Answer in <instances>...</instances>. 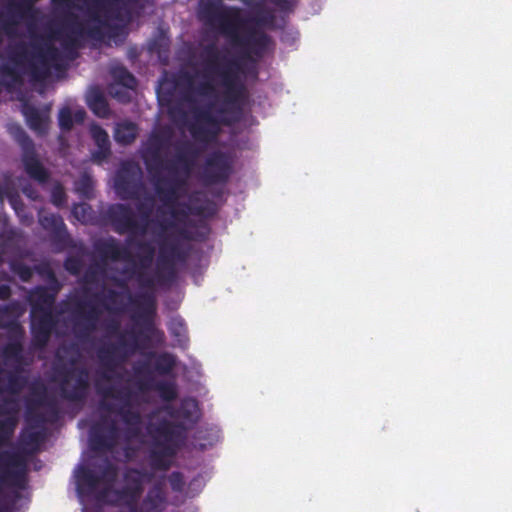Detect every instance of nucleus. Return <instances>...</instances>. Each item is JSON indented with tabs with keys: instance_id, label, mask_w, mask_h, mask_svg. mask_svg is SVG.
Segmentation results:
<instances>
[{
	"instance_id": "864d4df0",
	"label": "nucleus",
	"mask_w": 512,
	"mask_h": 512,
	"mask_svg": "<svg viewBox=\"0 0 512 512\" xmlns=\"http://www.w3.org/2000/svg\"><path fill=\"white\" fill-rule=\"evenodd\" d=\"M64 268L72 275H78L82 268V262L77 257H67L64 261Z\"/></svg>"
},
{
	"instance_id": "ea45409f",
	"label": "nucleus",
	"mask_w": 512,
	"mask_h": 512,
	"mask_svg": "<svg viewBox=\"0 0 512 512\" xmlns=\"http://www.w3.org/2000/svg\"><path fill=\"white\" fill-rule=\"evenodd\" d=\"M7 384L4 386L5 393L18 395L27 385V377L22 375L20 370L15 369L5 372Z\"/></svg>"
},
{
	"instance_id": "5701e85b",
	"label": "nucleus",
	"mask_w": 512,
	"mask_h": 512,
	"mask_svg": "<svg viewBox=\"0 0 512 512\" xmlns=\"http://www.w3.org/2000/svg\"><path fill=\"white\" fill-rule=\"evenodd\" d=\"M19 403L16 398H5L0 404V446L6 444L17 425Z\"/></svg>"
},
{
	"instance_id": "e2e57ef3",
	"label": "nucleus",
	"mask_w": 512,
	"mask_h": 512,
	"mask_svg": "<svg viewBox=\"0 0 512 512\" xmlns=\"http://www.w3.org/2000/svg\"><path fill=\"white\" fill-rule=\"evenodd\" d=\"M12 294L10 286L7 284L0 285V300H7Z\"/></svg>"
},
{
	"instance_id": "39448f33",
	"label": "nucleus",
	"mask_w": 512,
	"mask_h": 512,
	"mask_svg": "<svg viewBox=\"0 0 512 512\" xmlns=\"http://www.w3.org/2000/svg\"><path fill=\"white\" fill-rule=\"evenodd\" d=\"M29 55L27 45L19 43L11 51L9 60L13 66L20 68H23L27 62V72L34 81L45 80L49 76L50 63H54L60 58L58 48L51 43H46L44 47L39 48L37 53L38 61L29 60Z\"/></svg>"
},
{
	"instance_id": "412c9836",
	"label": "nucleus",
	"mask_w": 512,
	"mask_h": 512,
	"mask_svg": "<svg viewBox=\"0 0 512 512\" xmlns=\"http://www.w3.org/2000/svg\"><path fill=\"white\" fill-rule=\"evenodd\" d=\"M38 221L42 228L51 234L52 242L59 248L65 249L71 245V238L63 218L56 213L41 209L38 212Z\"/></svg>"
},
{
	"instance_id": "5fc2aeb1",
	"label": "nucleus",
	"mask_w": 512,
	"mask_h": 512,
	"mask_svg": "<svg viewBox=\"0 0 512 512\" xmlns=\"http://www.w3.org/2000/svg\"><path fill=\"white\" fill-rule=\"evenodd\" d=\"M11 207L14 209V211L19 214L21 210L24 208V203L18 194V192L11 189V191H8L5 196Z\"/></svg>"
},
{
	"instance_id": "052dcab7",
	"label": "nucleus",
	"mask_w": 512,
	"mask_h": 512,
	"mask_svg": "<svg viewBox=\"0 0 512 512\" xmlns=\"http://www.w3.org/2000/svg\"><path fill=\"white\" fill-rule=\"evenodd\" d=\"M164 242L167 244L168 255L175 259V256L177 255L179 249L181 248L180 245L175 241Z\"/></svg>"
},
{
	"instance_id": "9d476101",
	"label": "nucleus",
	"mask_w": 512,
	"mask_h": 512,
	"mask_svg": "<svg viewBox=\"0 0 512 512\" xmlns=\"http://www.w3.org/2000/svg\"><path fill=\"white\" fill-rule=\"evenodd\" d=\"M105 218L119 235L129 234L127 244L133 243L132 236H144L147 233V223H141L136 218L133 209L128 204L115 203L108 206Z\"/></svg>"
},
{
	"instance_id": "7ed1b4c3",
	"label": "nucleus",
	"mask_w": 512,
	"mask_h": 512,
	"mask_svg": "<svg viewBox=\"0 0 512 512\" xmlns=\"http://www.w3.org/2000/svg\"><path fill=\"white\" fill-rule=\"evenodd\" d=\"M199 17L208 27L230 39L234 46L242 48L245 56H262L270 43V37L263 31L250 30L246 35L239 33L245 24L239 7L208 1L201 6Z\"/></svg>"
},
{
	"instance_id": "1a4fd4ad",
	"label": "nucleus",
	"mask_w": 512,
	"mask_h": 512,
	"mask_svg": "<svg viewBox=\"0 0 512 512\" xmlns=\"http://www.w3.org/2000/svg\"><path fill=\"white\" fill-rule=\"evenodd\" d=\"M84 36L91 39H101L103 36L101 26L92 25L85 28L78 16L73 13L66 16L62 27L52 29L50 33V38L61 41L62 47L67 51L78 48L80 39Z\"/></svg>"
},
{
	"instance_id": "473e14b6",
	"label": "nucleus",
	"mask_w": 512,
	"mask_h": 512,
	"mask_svg": "<svg viewBox=\"0 0 512 512\" xmlns=\"http://www.w3.org/2000/svg\"><path fill=\"white\" fill-rule=\"evenodd\" d=\"M101 476L88 467H80L76 474V487L80 495H91L98 488Z\"/></svg>"
},
{
	"instance_id": "72a5a7b5",
	"label": "nucleus",
	"mask_w": 512,
	"mask_h": 512,
	"mask_svg": "<svg viewBox=\"0 0 512 512\" xmlns=\"http://www.w3.org/2000/svg\"><path fill=\"white\" fill-rule=\"evenodd\" d=\"M57 290L51 291L46 286L35 287L30 295L32 312L41 310H53V305L56 300Z\"/></svg>"
},
{
	"instance_id": "4c0bfd02",
	"label": "nucleus",
	"mask_w": 512,
	"mask_h": 512,
	"mask_svg": "<svg viewBox=\"0 0 512 512\" xmlns=\"http://www.w3.org/2000/svg\"><path fill=\"white\" fill-rule=\"evenodd\" d=\"M113 493L116 497V503L124 508V512H140V494L124 487L114 490Z\"/></svg>"
},
{
	"instance_id": "0eeeda50",
	"label": "nucleus",
	"mask_w": 512,
	"mask_h": 512,
	"mask_svg": "<svg viewBox=\"0 0 512 512\" xmlns=\"http://www.w3.org/2000/svg\"><path fill=\"white\" fill-rule=\"evenodd\" d=\"M70 305L73 333L79 341L86 342L97 330L102 309L93 301L78 296L71 299Z\"/></svg>"
},
{
	"instance_id": "de8ad7c7",
	"label": "nucleus",
	"mask_w": 512,
	"mask_h": 512,
	"mask_svg": "<svg viewBox=\"0 0 512 512\" xmlns=\"http://www.w3.org/2000/svg\"><path fill=\"white\" fill-rule=\"evenodd\" d=\"M136 208L140 214L138 221L148 225L153 210V199L151 197L146 198L145 201L139 202Z\"/></svg>"
},
{
	"instance_id": "f8f14e48",
	"label": "nucleus",
	"mask_w": 512,
	"mask_h": 512,
	"mask_svg": "<svg viewBox=\"0 0 512 512\" xmlns=\"http://www.w3.org/2000/svg\"><path fill=\"white\" fill-rule=\"evenodd\" d=\"M27 474V462L22 453L9 450L0 452V490L4 486L25 489Z\"/></svg>"
},
{
	"instance_id": "f704fd0d",
	"label": "nucleus",
	"mask_w": 512,
	"mask_h": 512,
	"mask_svg": "<svg viewBox=\"0 0 512 512\" xmlns=\"http://www.w3.org/2000/svg\"><path fill=\"white\" fill-rule=\"evenodd\" d=\"M88 108L99 118H108L110 108L103 91L98 87H91L86 95Z\"/></svg>"
},
{
	"instance_id": "ddd939ff",
	"label": "nucleus",
	"mask_w": 512,
	"mask_h": 512,
	"mask_svg": "<svg viewBox=\"0 0 512 512\" xmlns=\"http://www.w3.org/2000/svg\"><path fill=\"white\" fill-rule=\"evenodd\" d=\"M89 372L86 368L68 370L60 381V395L67 401L82 403L89 392Z\"/></svg>"
},
{
	"instance_id": "c85d7f7f",
	"label": "nucleus",
	"mask_w": 512,
	"mask_h": 512,
	"mask_svg": "<svg viewBox=\"0 0 512 512\" xmlns=\"http://www.w3.org/2000/svg\"><path fill=\"white\" fill-rule=\"evenodd\" d=\"M90 135L97 150L93 151L91 157L95 162H102L111 155V142L107 131L99 124L93 123L90 126Z\"/></svg>"
},
{
	"instance_id": "4be33fe9",
	"label": "nucleus",
	"mask_w": 512,
	"mask_h": 512,
	"mask_svg": "<svg viewBox=\"0 0 512 512\" xmlns=\"http://www.w3.org/2000/svg\"><path fill=\"white\" fill-rule=\"evenodd\" d=\"M168 139L162 134H151L148 143L143 150V160L150 174L158 172L165 164L161 158L162 150L168 145Z\"/></svg>"
},
{
	"instance_id": "8fccbe9b",
	"label": "nucleus",
	"mask_w": 512,
	"mask_h": 512,
	"mask_svg": "<svg viewBox=\"0 0 512 512\" xmlns=\"http://www.w3.org/2000/svg\"><path fill=\"white\" fill-rule=\"evenodd\" d=\"M59 127L63 131H70L73 127V115L68 107L60 110L58 115Z\"/></svg>"
},
{
	"instance_id": "9b49d317",
	"label": "nucleus",
	"mask_w": 512,
	"mask_h": 512,
	"mask_svg": "<svg viewBox=\"0 0 512 512\" xmlns=\"http://www.w3.org/2000/svg\"><path fill=\"white\" fill-rule=\"evenodd\" d=\"M136 280L140 287L152 289L155 285L160 287L172 286L178 278L175 259L168 255L167 244L160 243L154 275L148 276L144 271H137Z\"/></svg>"
},
{
	"instance_id": "a878e982",
	"label": "nucleus",
	"mask_w": 512,
	"mask_h": 512,
	"mask_svg": "<svg viewBox=\"0 0 512 512\" xmlns=\"http://www.w3.org/2000/svg\"><path fill=\"white\" fill-rule=\"evenodd\" d=\"M38 406L45 407V413L33 412L31 406H28L27 421L35 427H43L46 422H53L58 419L59 409L54 400L47 399L43 393L33 401Z\"/></svg>"
},
{
	"instance_id": "4468645a",
	"label": "nucleus",
	"mask_w": 512,
	"mask_h": 512,
	"mask_svg": "<svg viewBox=\"0 0 512 512\" xmlns=\"http://www.w3.org/2000/svg\"><path fill=\"white\" fill-rule=\"evenodd\" d=\"M155 192L161 203L172 208L178 204L179 198L186 192V179L178 175L163 177L158 172L151 174Z\"/></svg>"
},
{
	"instance_id": "bb28decb",
	"label": "nucleus",
	"mask_w": 512,
	"mask_h": 512,
	"mask_svg": "<svg viewBox=\"0 0 512 512\" xmlns=\"http://www.w3.org/2000/svg\"><path fill=\"white\" fill-rule=\"evenodd\" d=\"M166 412L172 419L180 420L177 423H183L188 430L199 419L198 403L193 398L183 399L178 407L168 406Z\"/></svg>"
},
{
	"instance_id": "a19ab883",
	"label": "nucleus",
	"mask_w": 512,
	"mask_h": 512,
	"mask_svg": "<svg viewBox=\"0 0 512 512\" xmlns=\"http://www.w3.org/2000/svg\"><path fill=\"white\" fill-rule=\"evenodd\" d=\"M176 356L169 352H162L155 356L154 371L160 375H169L176 367Z\"/></svg>"
},
{
	"instance_id": "e433bc0d",
	"label": "nucleus",
	"mask_w": 512,
	"mask_h": 512,
	"mask_svg": "<svg viewBox=\"0 0 512 512\" xmlns=\"http://www.w3.org/2000/svg\"><path fill=\"white\" fill-rule=\"evenodd\" d=\"M25 71L11 64H3L0 67V83L7 90L15 88L23 83V74Z\"/></svg>"
},
{
	"instance_id": "69168bd1",
	"label": "nucleus",
	"mask_w": 512,
	"mask_h": 512,
	"mask_svg": "<svg viewBox=\"0 0 512 512\" xmlns=\"http://www.w3.org/2000/svg\"><path fill=\"white\" fill-rule=\"evenodd\" d=\"M188 258V253L184 249L180 248L179 252L175 256V264L177 263H185Z\"/></svg>"
},
{
	"instance_id": "393cba45",
	"label": "nucleus",
	"mask_w": 512,
	"mask_h": 512,
	"mask_svg": "<svg viewBox=\"0 0 512 512\" xmlns=\"http://www.w3.org/2000/svg\"><path fill=\"white\" fill-rule=\"evenodd\" d=\"M169 213L176 222L184 223L190 215L210 217L214 215L215 209L209 201L197 203L191 200L190 202H178L176 206L169 209Z\"/></svg>"
},
{
	"instance_id": "37998d69",
	"label": "nucleus",
	"mask_w": 512,
	"mask_h": 512,
	"mask_svg": "<svg viewBox=\"0 0 512 512\" xmlns=\"http://www.w3.org/2000/svg\"><path fill=\"white\" fill-rule=\"evenodd\" d=\"M168 330H169L171 336H173L176 339V341L180 347L184 348L187 346V344H188L187 327L182 318H180V317L173 318L168 325Z\"/></svg>"
},
{
	"instance_id": "0e129e2a",
	"label": "nucleus",
	"mask_w": 512,
	"mask_h": 512,
	"mask_svg": "<svg viewBox=\"0 0 512 512\" xmlns=\"http://www.w3.org/2000/svg\"><path fill=\"white\" fill-rule=\"evenodd\" d=\"M83 279L86 283H95L97 281V272L93 269H88Z\"/></svg>"
},
{
	"instance_id": "aec40b11",
	"label": "nucleus",
	"mask_w": 512,
	"mask_h": 512,
	"mask_svg": "<svg viewBox=\"0 0 512 512\" xmlns=\"http://www.w3.org/2000/svg\"><path fill=\"white\" fill-rule=\"evenodd\" d=\"M135 374L138 376L136 386L139 391L147 392L155 390L160 398L164 401L171 402L177 398V388L174 382L159 381L154 382L148 364L143 363L139 367L134 368Z\"/></svg>"
},
{
	"instance_id": "c9c22d12",
	"label": "nucleus",
	"mask_w": 512,
	"mask_h": 512,
	"mask_svg": "<svg viewBox=\"0 0 512 512\" xmlns=\"http://www.w3.org/2000/svg\"><path fill=\"white\" fill-rule=\"evenodd\" d=\"M138 133V125L134 122L125 120L116 124L114 139L118 144L127 146L136 140Z\"/></svg>"
},
{
	"instance_id": "c03bdc74",
	"label": "nucleus",
	"mask_w": 512,
	"mask_h": 512,
	"mask_svg": "<svg viewBox=\"0 0 512 512\" xmlns=\"http://www.w3.org/2000/svg\"><path fill=\"white\" fill-rule=\"evenodd\" d=\"M137 246V248L142 252L141 255H139V266L140 270L143 271V269H148L154 259L155 255V248L150 242L146 241H134L133 243Z\"/></svg>"
},
{
	"instance_id": "2f4dec72",
	"label": "nucleus",
	"mask_w": 512,
	"mask_h": 512,
	"mask_svg": "<svg viewBox=\"0 0 512 512\" xmlns=\"http://www.w3.org/2000/svg\"><path fill=\"white\" fill-rule=\"evenodd\" d=\"M166 503V494L162 482H156L147 492L140 504V512H162Z\"/></svg>"
},
{
	"instance_id": "49530a36",
	"label": "nucleus",
	"mask_w": 512,
	"mask_h": 512,
	"mask_svg": "<svg viewBox=\"0 0 512 512\" xmlns=\"http://www.w3.org/2000/svg\"><path fill=\"white\" fill-rule=\"evenodd\" d=\"M3 356L7 360H14L20 363L23 359V346L20 342L14 341L3 347Z\"/></svg>"
},
{
	"instance_id": "2eb2a0df",
	"label": "nucleus",
	"mask_w": 512,
	"mask_h": 512,
	"mask_svg": "<svg viewBox=\"0 0 512 512\" xmlns=\"http://www.w3.org/2000/svg\"><path fill=\"white\" fill-rule=\"evenodd\" d=\"M115 189L123 200L139 199L144 185L138 168L130 163H125L117 172Z\"/></svg>"
},
{
	"instance_id": "603ef678",
	"label": "nucleus",
	"mask_w": 512,
	"mask_h": 512,
	"mask_svg": "<svg viewBox=\"0 0 512 512\" xmlns=\"http://www.w3.org/2000/svg\"><path fill=\"white\" fill-rule=\"evenodd\" d=\"M168 481L170 484L171 489L174 492H182L184 490L185 481L183 474L179 471H173L169 477Z\"/></svg>"
},
{
	"instance_id": "c756f323",
	"label": "nucleus",
	"mask_w": 512,
	"mask_h": 512,
	"mask_svg": "<svg viewBox=\"0 0 512 512\" xmlns=\"http://www.w3.org/2000/svg\"><path fill=\"white\" fill-rule=\"evenodd\" d=\"M21 112L25 117L28 127L37 135H45L48 131V115L41 112L34 105L25 101L21 105Z\"/></svg>"
},
{
	"instance_id": "a211bd4d",
	"label": "nucleus",
	"mask_w": 512,
	"mask_h": 512,
	"mask_svg": "<svg viewBox=\"0 0 512 512\" xmlns=\"http://www.w3.org/2000/svg\"><path fill=\"white\" fill-rule=\"evenodd\" d=\"M31 317L32 345L36 349H43L47 346L57 325V317L53 314V310L31 311Z\"/></svg>"
},
{
	"instance_id": "6e6552de",
	"label": "nucleus",
	"mask_w": 512,
	"mask_h": 512,
	"mask_svg": "<svg viewBox=\"0 0 512 512\" xmlns=\"http://www.w3.org/2000/svg\"><path fill=\"white\" fill-rule=\"evenodd\" d=\"M9 133L22 150L21 161L25 173L39 184H45L50 179V172L41 163L33 140L19 124L9 126Z\"/></svg>"
},
{
	"instance_id": "20e7f679",
	"label": "nucleus",
	"mask_w": 512,
	"mask_h": 512,
	"mask_svg": "<svg viewBox=\"0 0 512 512\" xmlns=\"http://www.w3.org/2000/svg\"><path fill=\"white\" fill-rule=\"evenodd\" d=\"M150 436L159 449L150 452L151 466L155 470L166 471L170 467L167 457H173L187 440L188 428L183 423H173L166 419L148 427Z\"/></svg>"
},
{
	"instance_id": "4d7b16f0",
	"label": "nucleus",
	"mask_w": 512,
	"mask_h": 512,
	"mask_svg": "<svg viewBox=\"0 0 512 512\" xmlns=\"http://www.w3.org/2000/svg\"><path fill=\"white\" fill-rule=\"evenodd\" d=\"M105 330L107 336H117L119 337L120 333V322L116 319H110L105 322Z\"/></svg>"
},
{
	"instance_id": "3c124183",
	"label": "nucleus",
	"mask_w": 512,
	"mask_h": 512,
	"mask_svg": "<svg viewBox=\"0 0 512 512\" xmlns=\"http://www.w3.org/2000/svg\"><path fill=\"white\" fill-rule=\"evenodd\" d=\"M11 268L23 282H29L33 276V269L24 263H13Z\"/></svg>"
},
{
	"instance_id": "bf43d9fd",
	"label": "nucleus",
	"mask_w": 512,
	"mask_h": 512,
	"mask_svg": "<svg viewBox=\"0 0 512 512\" xmlns=\"http://www.w3.org/2000/svg\"><path fill=\"white\" fill-rule=\"evenodd\" d=\"M90 209V206L87 204H78L75 205L73 208V214L78 218L85 220V213L86 211Z\"/></svg>"
},
{
	"instance_id": "423d86ee",
	"label": "nucleus",
	"mask_w": 512,
	"mask_h": 512,
	"mask_svg": "<svg viewBox=\"0 0 512 512\" xmlns=\"http://www.w3.org/2000/svg\"><path fill=\"white\" fill-rule=\"evenodd\" d=\"M97 393L104 399H116L122 402L118 408L113 403L102 400L100 408L107 412L117 413L122 421L128 426L127 432L130 436H138L140 434L141 415L138 411L131 408L130 402L132 391L128 387L116 388L115 386L102 387L96 386Z\"/></svg>"
},
{
	"instance_id": "79ce46f5",
	"label": "nucleus",
	"mask_w": 512,
	"mask_h": 512,
	"mask_svg": "<svg viewBox=\"0 0 512 512\" xmlns=\"http://www.w3.org/2000/svg\"><path fill=\"white\" fill-rule=\"evenodd\" d=\"M45 439L43 430L26 429L20 437L21 444L29 450V452H36L41 443Z\"/></svg>"
},
{
	"instance_id": "13d9d810",
	"label": "nucleus",
	"mask_w": 512,
	"mask_h": 512,
	"mask_svg": "<svg viewBox=\"0 0 512 512\" xmlns=\"http://www.w3.org/2000/svg\"><path fill=\"white\" fill-rule=\"evenodd\" d=\"M121 296V293L114 290V289H108L107 293L105 295V299L107 300V304H104V308L107 311H112L113 308L109 304H116L117 299Z\"/></svg>"
},
{
	"instance_id": "7c9ffc66",
	"label": "nucleus",
	"mask_w": 512,
	"mask_h": 512,
	"mask_svg": "<svg viewBox=\"0 0 512 512\" xmlns=\"http://www.w3.org/2000/svg\"><path fill=\"white\" fill-rule=\"evenodd\" d=\"M96 250L101 257L112 261H130L132 259L129 248L120 244L119 241L113 237L98 243Z\"/></svg>"
},
{
	"instance_id": "6ab92c4d",
	"label": "nucleus",
	"mask_w": 512,
	"mask_h": 512,
	"mask_svg": "<svg viewBox=\"0 0 512 512\" xmlns=\"http://www.w3.org/2000/svg\"><path fill=\"white\" fill-rule=\"evenodd\" d=\"M176 150L175 157L165 161L162 169L167 170L172 175H178L182 171L187 176L194 167L200 151L188 140L178 143Z\"/></svg>"
},
{
	"instance_id": "cd10ccee",
	"label": "nucleus",
	"mask_w": 512,
	"mask_h": 512,
	"mask_svg": "<svg viewBox=\"0 0 512 512\" xmlns=\"http://www.w3.org/2000/svg\"><path fill=\"white\" fill-rule=\"evenodd\" d=\"M33 10V0H10L6 13L3 14L5 30L9 32L10 26L18 24L19 20L28 16Z\"/></svg>"
},
{
	"instance_id": "dca6fc26",
	"label": "nucleus",
	"mask_w": 512,
	"mask_h": 512,
	"mask_svg": "<svg viewBox=\"0 0 512 512\" xmlns=\"http://www.w3.org/2000/svg\"><path fill=\"white\" fill-rule=\"evenodd\" d=\"M233 171L231 157L222 151L210 153L206 159L203 176L208 184L226 183Z\"/></svg>"
},
{
	"instance_id": "680f3d73",
	"label": "nucleus",
	"mask_w": 512,
	"mask_h": 512,
	"mask_svg": "<svg viewBox=\"0 0 512 512\" xmlns=\"http://www.w3.org/2000/svg\"><path fill=\"white\" fill-rule=\"evenodd\" d=\"M103 476L109 477L111 480H114L116 477V468L114 465L107 463L103 470Z\"/></svg>"
},
{
	"instance_id": "6e6d98bb",
	"label": "nucleus",
	"mask_w": 512,
	"mask_h": 512,
	"mask_svg": "<svg viewBox=\"0 0 512 512\" xmlns=\"http://www.w3.org/2000/svg\"><path fill=\"white\" fill-rule=\"evenodd\" d=\"M274 21V15L266 10V9H259L257 12V16L255 18V23L258 25H268L271 24Z\"/></svg>"
},
{
	"instance_id": "09e8293b",
	"label": "nucleus",
	"mask_w": 512,
	"mask_h": 512,
	"mask_svg": "<svg viewBox=\"0 0 512 512\" xmlns=\"http://www.w3.org/2000/svg\"><path fill=\"white\" fill-rule=\"evenodd\" d=\"M67 195L64 187L60 183H56L51 190V203L60 208L66 204Z\"/></svg>"
},
{
	"instance_id": "58836bf2",
	"label": "nucleus",
	"mask_w": 512,
	"mask_h": 512,
	"mask_svg": "<svg viewBox=\"0 0 512 512\" xmlns=\"http://www.w3.org/2000/svg\"><path fill=\"white\" fill-rule=\"evenodd\" d=\"M151 477L152 475L148 474L146 471L130 468L123 475L125 484L122 487L129 488L130 491L142 495L144 490L143 483L145 480L151 479Z\"/></svg>"
},
{
	"instance_id": "f3484780",
	"label": "nucleus",
	"mask_w": 512,
	"mask_h": 512,
	"mask_svg": "<svg viewBox=\"0 0 512 512\" xmlns=\"http://www.w3.org/2000/svg\"><path fill=\"white\" fill-rule=\"evenodd\" d=\"M119 428L115 420L102 417L90 429V445L94 451H111L117 444Z\"/></svg>"
},
{
	"instance_id": "a18cd8bd",
	"label": "nucleus",
	"mask_w": 512,
	"mask_h": 512,
	"mask_svg": "<svg viewBox=\"0 0 512 512\" xmlns=\"http://www.w3.org/2000/svg\"><path fill=\"white\" fill-rule=\"evenodd\" d=\"M113 78L123 87L133 89L137 85L134 75L125 67H115L112 70Z\"/></svg>"
},
{
	"instance_id": "774afa93",
	"label": "nucleus",
	"mask_w": 512,
	"mask_h": 512,
	"mask_svg": "<svg viewBox=\"0 0 512 512\" xmlns=\"http://www.w3.org/2000/svg\"><path fill=\"white\" fill-rule=\"evenodd\" d=\"M115 96L118 98V100L122 103H126V102H129L130 101V97L128 95V93L126 91H123V92H119L117 91L115 93Z\"/></svg>"
},
{
	"instance_id": "f03ea898",
	"label": "nucleus",
	"mask_w": 512,
	"mask_h": 512,
	"mask_svg": "<svg viewBox=\"0 0 512 512\" xmlns=\"http://www.w3.org/2000/svg\"><path fill=\"white\" fill-rule=\"evenodd\" d=\"M134 302L140 310L137 320L141 329L137 333H120L116 341L107 340L104 337L96 348L97 359L105 370L102 377L107 381L114 377L121 378L120 374H115L116 370L122 367L137 351L146 348L152 340L158 343L164 340V332L155 325L156 301L154 296L142 294Z\"/></svg>"
},
{
	"instance_id": "338daca9",
	"label": "nucleus",
	"mask_w": 512,
	"mask_h": 512,
	"mask_svg": "<svg viewBox=\"0 0 512 512\" xmlns=\"http://www.w3.org/2000/svg\"><path fill=\"white\" fill-rule=\"evenodd\" d=\"M90 178L89 177H83L80 181V185L81 187H78V190H82V191H87L88 189L91 188V184H90Z\"/></svg>"
},
{
	"instance_id": "f257e3e1",
	"label": "nucleus",
	"mask_w": 512,
	"mask_h": 512,
	"mask_svg": "<svg viewBox=\"0 0 512 512\" xmlns=\"http://www.w3.org/2000/svg\"><path fill=\"white\" fill-rule=\"evenodd\" d=\"M208 56L206 71L220 75L222 85L225 87L223 104L216 107L209 102L203 107L193 108V120L187 122V112L178 106L170 108L169 114L175 121L187 124L192 138L200 143L210 145L217 141L223 126H230L235 119L229 114L240 111V102L245 97V87L238 81L237 74L232 70L235 63L230 62L224 68L219 69V52L214 45L206 47Z\"/></svg>"
},
{
	"instance_id": "b1692460",
	"label": "nucleus",
	"mask_w": 512,
	"mask_h": 512,
	"mask_svg": "<svg viewBox=\"0 0 512 512\" xmlns=\"http://www.w3.org/2000/svg\"><path fill=\"white\" fill-rule=\"evenodd\" d=\"M182 80L184 87L181 90V99L190 106L192 113L193 108L198 107L196 105L197 100L195 96L208 97L214 95L216 92L214 84L208 80L201 81L195 86L194 76L189 73H184Z\"/></svg>"
}]
</instances>
